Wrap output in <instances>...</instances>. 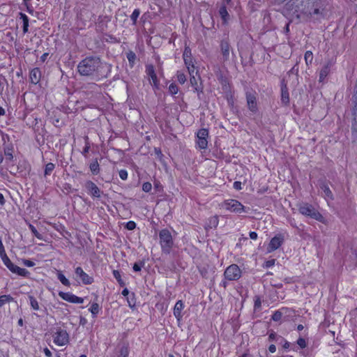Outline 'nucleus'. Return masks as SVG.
Here are the masks:
<instances>
[{
  "instance_id": "nucleus-1",
  "label": "nucleus",
  "mask_w": 357,
  "mask_h": 357,
  "mask_svg": "<svg viewBox=\"0 0 357 357\" xmlns=\"http://www.w3.org/2000/svg\"><path fill=\"white\" fill-rule=\"evenodd\" d=\"M104 65L107 63H102L98 56H88L79 63L77 70L82 76L99 77Z\"/></svg>"
},
{
  "instance_id": "nucleus-2",
  "label": "nucleus",
  "mask_w": 357,
  "mask_h": 357,
  "mask_svg": "<svg viewBox=\"0 0 357 357\" xmlns=\"http://www.w3.org/2000/svg\"><path fill=\"white\" fill-rule=\"evenodd\" d=\"M160 243L163 252L169 254L174 245L173 238L170 231L164 229L159 233Z\"/></svg>"
},
{
  "instance_id": "nucleus-3",
  "label": "nucleus",
  "mask_w": 357,
  "mask_h": 357,
  "mask_svg": "<svg viewBox=\"0 0 357 357\" xmlns=\"http://www.w3.org/2000/svg\"><path fill=\"white\" fill-rule=\"evenodd\" d=\"M298 209L299 213L305 216L310 217L320 222L323 219L322 215L310 204L302 203L298 205Z\"/></svg>"
},
{
  "instance_id": "nucleus-4",
  "label": "nucleus",
  "mask_w": 357,
  "mask_h": 357,
  "mask_svg": "<svg viewBox=\"0 0 357 357\" xmlns=\"http://www.w3.org/2000/svg\"><path fill=\"white\" fill-rule=\"evenodd\" d=\"M1 259L4 264V265L13 273H16L18 275L23 277H28L29 275V272L25 269L17 266L12 263L8 257L5 255L1 257Z\"/></svg>"
},
{
  "instance_id": "nucleus-5",
  "label": "nucleus",
  "mask_w": 357,
  "mask_h": 357,
  "mask_svg": "<svg viewBox=\"0 0 357 357\" xmlns=\"http://www.w3.org/2000/svg\"><path fill=\"white\" fill-rule=\"evenodd\" d=\"M222 206L225 207V209L236 213L245 212V206L236 199H228L225 201Z\"/></svg>"
},
{
  "instance_id": "nucleus-6",
  "label": "nucleus",
  "mask_w": 357,
  "mask_h": 357,
  "mask_svg": "<svg viewBox=\"0 0 357 357\" xmlns=\"http://www.w3.org/2000/svg\"><path fill=\"white\" fill-rule=\"evenodd\" d=\"M224 275L228 280H237L241 277V271L236 264H231L226 268Z\"/></svg>"
},
{
  "instance_id": "nucleus-7",
  "label": "nucleus",
  "mask_w": 357,
  "mask_h": 357,
  "mask_svg": "<svg viewBox=\"0 0 357 357\" xmlns=\"http://www.w3.org/2000/svg\"><path fill=\"white\" fill-rule=\"evenodd\" d=\"M54 342L59 346H64L69 342V335L66 330L59 328L53 335Z\"/></svg>"
},
{
  "instance_id": "nucleus-8",
  "label": "nucleus",
  "mask_w": 357,
  "mask_h": 357,
  "mask_svg": "<svg viewBox=\"0 0 357 357\" xmlns=\"http://www.w3.org/2000/svg\"><path fill=\"white\" fill-rule=\"evenodd\" d=\"M208 131L207 129H200L197 133V144L201 149H206L208 145L207 137Z\"/></svg>"
},
{
  "instance_id": "nucleus-9",
  "label": "nucleus",
  "mask_w": 357,
  "mask_h": 357,
  "mask_svg": "<svg viewBox=\"0 0 357 357\" xmlns=\"http://www.w3.org/2000/svg\"><path fill=\"white\" fill-rule=\"evenodd\" d=\"M183 57L190 75H192L195 72V66L192 60L191 50L189 47H185Z\"/></svg>"
},
{
  "instance_id": "nucleus-10",
  "label": "nucleus",
  "mask_w": 357,
  "mask_h": 357,
  "mask_svg": "<svg viewBox=\"0 0 357 357\" xmlns=\"http://www.w3.org/2000/svg\"><path fill=\"white\" fill-rule=\"evenodd\" d=\"M84 187L88 190V192L93 197L100 198L102 192L99 188L91 181H86Z\"/></svg>"
},
{
  "instance_id": "nucleus-11",
  "label": "nucleus",
  "mask_w": 357,
  "mask_h": 357,
  "mask_svg": "<svg viewBox=\"0 0 357 357\" xmlns=\"http://www.w3.org/2000/svg\"><path fill=\"white\" fill-rule=\"evenodd\" d=\"M59 296L64 301H66L72 303H82L84 301V299L82 298L78 297L73 294L72 293L69 292L60 291L59 292Z\"/></svg>"
},
{
  "instance_id": "nucleus-12",
  "label": "nucleus",
  "mask_w": 357,
  "mask_h": 357,
  "mask_svg": "<svg viewBox=\"0 0 357 357\" xmlns=\"http://www.w3.org/2000/svg\"><path fill=\"white\" fill-rule=\"evenodd\" d=\"M75 274L84 284H91L93 282V277L85 273L81 267H77L75 268Z\"/></svg>"
},
{
  "instance_id": "nucleus-13",
  "label": "nucleus",
  "mask_w": 357,
  "mask_h": 357,
  "mask_svg": "<svg viewBox=\"0 0 357 357\" xmlns=\"http://www.w3.org/2000/svg\"><path fill=\"white\" fill-rule=\"evenodd\" d=\"M308 15L311 17H314L316 20H319L325 16L326 10L322 6H319V4L317 3L315 6L309 11Z\"/></svg>"
},
{
  "instance_id": "nucleus-14",
  "label": "nucleus",
  "mask_w": 357,
  "mask_h": 357,
  "mask_svg": "<svg viewBox=\"0 0 357 357\" xmlns=\"http://www.w3.org/2000/svg\"><path fill=\"white\" fill-rule=\"evenodd\" d=\"M246 100L249 109L253 112H255L257 110V98L255 94L252 92H247Z\"/></svg>"
},
{
  "instance_id": "nucleus-15",
  "label": "nucleus",
  "mask_w": 357,
  "mask_h": 357,
  "mask_svg": "<svg viewBox=\"0 0 357 357\" xmlns=\"http://www.w3.org/2000/svg\"><path fill=\"white\" fill-rule=\"evenodd\" d=\"M283 237L281 235L274 236L270 241L268 245V252H272L280 247L283 242Z\"/></svg>"
},
{
  "instance_id": "nucleus-16",
  "label": "nucleus",
  "mask_w": 357,
  "mask_h": 357,
  "mask_svg": "<svg viewBox=\"0 0 357 357\" xmlns=\"http://www.w3.org/2000/svg\"><path fill=\"white\" fill-rule=\"evenodd\" d=\"M220 51L223 61L229 60L230 52V45L227 40H222L220 43Z\"/></svg>"
},
{
  "instance_id": "nucleus-17",
  "label": "nucleus",
  "mask_w": 357,
  "mask_h": 357,
  "mask_svg": "<svg viewBox=\"0 0 357 357\" xmlns=\"http://www.w3.org/2000/svg\"><path fill=\"white\" fill-rule=\"evenodd\" d=\"M146 73L147 75L150 77L151 84L157 87L158 85V80L157 78V75L155 73L154 67L152 65H148L146 68Z\"/></svg>"
},
{
  "instance_id": "nucleus-18",
  "label": "nucleus",
  "mask_w": 357,
  "mask_h": 357,
  "mask_svg": "<svg viewBox=\"0 0 357 357\" xmlns=\"http://www.w3.org/2000/svg\"><path fill=\"white\" fill-rule=\"evenodd\" d=\"M281 101L285 105H288L289 102V91L287 84L284 83V81H282V82Z\"/></svg>"
},
{
  "instance_id": "nucleus-19",
  "label": "nucleus",
  "mask_w": 357,
  "mask_h": 357,
  "mask_svg": "<svg viewBox=\"0 0 357 357\" xmlns=\"http://www.w3.org/2000/svg\"><path fill=\"white\" fill-rule=\"evenodd\" d=\"M30 80L32 84H38L41 77V73L38 68H35L32 69L30 72Z\"/></svg>"
},
{
  "instance_id": "nucleus-20",
  "label": "nucleus",
  "mask_w": 357,
  "mask_h": 357,
  "mask_svg": "<svg viewBox=\"0 0 357 357\" xmlns=\"http://www.w3.org/2000/svg\"><path fill=\"white\" fill-rule=\"evenodd\" d=\"M332 63L331 62H328L326 65L323 66L319 73V82H324L326 77L328 75L331 70Z\"/></svg>"
},
{
  "instance_id": "nucleus-21",
  "label": "nucleus",
  "mask_w": 357,
  "mask_h": 357,
  "mask_svg": "<svg viewBox=\"0 0 357 357\" xmlns=\"http://www.w3.org/2000/svg\"><path fill=\"white\" fill-rule=\"evenodd\" d=\"M184 307V305L181 301H178L174 307V314L175 317L180 320L182 317L181 311Z\"/></svg>"
},
{
  "instance_id": "nucleus-22",
  "label": "nucleus",
  "mask_w": 357,
  "mask_h": 357,
  "mask_svg": "<svg viewBox=\"0 0 357 357\" xmlns=\"http://www.w3.org/2000/svg\"><path fill=\"white\" fill-rule=\"evenodd\" d=\"M320 189L322 190V195L324 197V198L333 199V195L326 183H322L320 185Z\"/></svg>"
},
{
  "instance_id": "nucleus-23",
  "label": "nucleus",
  "mask_w": 357,
  "mask_h": 357,
  "mask_svg": "<svg viewBox=\"0 0 357 357\" xmlns=\"http://www.w3.org/2000/svg\"><path fill=\"white\" fill-rule=\"evenodd\" d=\"M219 14L222 18L223 23L226 24L229 19V15L227 10V6H220L219 9Z\"/></svg>"
},
{
  "instance_id": "nucleus-24",
  "label": "nucleus",
  "mask_w": 357,
  "mask_h": 357,
  "mask_svg": "<svg viewBox=\"0 0 357 357\" xmlns=\"http://www.w3.org/2000/svg\"><path fill=\"white\" fill-rule=\"evenodd\" d=\"M4 155L6 160H12L13 158V147L12 145H8L3 148Z\"/></svg>"
},
{
  "instance_id": "nucleus-25",
  "label": "nucleus",
  "mask_w": 357,
  "mask_h": 357,
  "mask_svg": "<svg viewBox=\"0 0 357 357\" xmlns=\"http://www.w3.org/2000/svg\"><path fill=\"white\" fill-rule=\"evenodd\" d=\"M90 170L93 175H98L100 173V165L97 159L92 161L89 165Z\"/></svg>"
},
{
  "instance_id": "nucleus-26",
  "label": "nucleus",
  "mask_w": 357,
  "mask_h": 357,
  "mask_svg": "<svg viewBox=\"0 0 357 357\" xmlns=\"http://www.w3.org/2000/svg\"><path fill=\"white\" fill-rule=\"evenodd\" d=\"M20 18L23 21V32H24V33H26L28 32L29 18L25 14H24L22 13H20Z\"/></svg>"
},
{
  "instance_id": "nucleus-27",
  "label": "nucleus",
  "mask_w": 357,
  "mask_h": 357,
  "mask_svg": "<svg viewBox=\"0 0 357 357\" xmlns=\"http://www.w3.org/2000/svg\"><path fill=\"white\" fill-rule=\"evenodd\" d=\"M29 299L30 301V305H31V307H32V309L34 310H39L40 306H39L38 302L36 299V298L33 297V296L29 295Z\"/></svg>"
},
{
  "instance_id": "nucleus-28",
  "label": "nucleus",
  "mask_w": 357,
  "mask_h": 357,
  "mask_svg": "<svg viewBox=\"0 0 357 357\" xmlns=\"http://www.w3.org/2000/svg\"><path fill=\"white\" fill-rule=\"evenodd\" d=\"M13 301V298L10 295H3L0 296V307L7 303Z\"/></svg>"
},
{
  "instance_id": "nucleus-29",
  "label": "nucleus",
  "mask_w": 357,
  "mask_h": 357,
  "mask_svg": "<svg viewBox=\"0 0 357 357\" xmlns=\"http://www.w3.org/2000/svg\"><path fill=\"white\" fill-rule=\"evenodd\" d=\"M313 54L311 51H307L305 53L304 59L305 63L307 66H309L310 64H312L313 61Z\"/></svg>"
},
{
  "instance_id": "nucleus-30",
  "label": "nucleus",
  "mask_w": 357,
  "mask_h": 357,
  "mask_svg": "<svg viewBox=\"0 0 357 357\" xmlns=\"http://www.w3.org/2000/svg\"><path fill=\"white\" fill-rule=\"evenodd\" d=\"M100 308L98 303H94L91 305L89 310L91 312L93 317H96L97 314H98Z\"/></svg>"
},
{
  "instance_id": "nucleus-31",
  "label": "nucleus",
  "mask_w": 357,
  "mask_h": 357,
  "mask_svg": "<svg viewBox=\"0 0 357 357\" xmlns=\"http://www.w3.org/2000/svg\"><path fill=\"white\" fill-rule=\"evenodd\" d=\"M129 354L128 347L126 345H123L119 349V354L117 357H128Z\"/></svg>"
},
{
  "instance_id": "nucleus-32",
  "label": "nucleus",
  "mask_w": 357,
  "mask_h": 357,
  "mask_svg": "<svg viewBox=\"0 0 357 357\" xmlns=\"http://www.w3.org/2000/svg\"><path fill=\"white\" fill-rule=\"evenodd\" d=\"M55 167L54 164L49 162L45 165L44 175L45 176H49L52 174Z\"/></svg>"
},
{
  "instance_id": "nucleus-33",
  "label": "nucleus",
  "mask_w": 357,
  "mask_h": 357,
  "mask_svg": "<svg viewBox=\"0 0 357 357\" xmlns=\"http://www.w3.org/2000/svg\"><path fill=\"white\" fill-rule=\"evenodd\" d=\"M57 278L63 285L67 287H69L70 285L69 280L61 272L58 273Z\"/></svg>"
},
{
  "instance_id": "nucleus-34",
  "label": "nucleus",
  "mask_w": 357,
  "mask_h": 357,
  "mask_svg": "<svg viewBox=\"0 0 357 357\" xmlns=\"http://www.w3.org/2000/svg\"><path fill=\"white\" fill-rule=\"evenodd\" d=\"M140 10L139 9L137 8L135 9L132 12V15H130V19L132 21V24L135 25L137 23V20L138 17L139 16Z\"/></svg>"
},
{
  "instance_id": "nucleus-35",
  "label": "nucleus",
  "mask_w": 357,
  "mask_h": 357,
  "mask_svg": "<svg viewBox=\"0 0 357 357\" xmlns=\"http://www.w3.org/2000/svg\"><path fill=\"white\" fill-rule=\"evenodd\" d=\"M282 310H278L275 311L273 314L272 315V319L275 321H280L282 317Z\"/></svg>"
},
{
  "instance_id": "nucleus-36",
  "label": "nucleus",
  "mask_w": 357,
  "mask_h": 357,
  "mask_svg": "<svg viewBox=\"0 0 357 357\" xmlns=\"http://www.w3.org/2000/svg\"><path fill=\"white\" fill-rule=\"evenodd\" d=\"M113 275L115 278V279L118 281V282L120 284L121 286L124 285V282L121 280V276L119 271L114 270L113 271Z\"/></svg>"
},
{
  "instance_id": "nucleus-37",
  "label": "nucleus",
  "mask_w": 357,
  "mask_h": 357,
  "mask_svg": "<svg viewBox=\"0 0 357 357\" xmlns=\"http://www.w3.org/2000/svg\"><path fill=\"white\" fill-rule=\"evenodd\" d=\"M145 263L143 261H140L139 262H136L133 265V270L135 272L140 271L142 268L144 266Z\"/></svg>"
},
{
  "instance_id": "nucleus-38",
  "label": "nucleus",
  "mask_w": 357,
  "mask_h": 357,
  "mask_svg": "<svg viewBox=\"0 0 357 357\" xmlns=\"http://www.w3.org/2000/svg\"><path fill=\"white\" fill-rule=\"evenodd\" d=\"M177 79L180 84H184L186 81V77H185V75H184V73L178 71L177 72Z\"/></svg>"
},
{
  "instance_id": "nucleus-39",
  "label": "nucleus",
  "mask_w": 357,
  "mask_h": 357,
  "mask_svg": "<svg viewBox=\"0 0 357 357\" xmlns=\"http://www.w3.org/2000/svg\"><path fill=\"white\" fill-rule=\"evenodd\" d=\"M29 229H31L32 234L38 239H42L41 234L37 231L36 227L32 225H29Z\"/></svg>"
},
{
  "instance_id": "nucleus-40",
  "label": "nucleus",
  "mask_w": 357,
  "mask_h": 357,
  "mask_svg": "<svg viewBox=\"0 0 357 357\" xmlns=\"http://www.w3.org/2000/svg\"><path fill=\"white\" fill-rule=\"evenodd\" d=\"M178 86L175 84H171L169 86V91L172 95H175L178 93Z\"/></svg>"
},
{
  "instance_id": "nucleus-41",
  "label": "nucleus",
  "mask_w": 357,
  "mask_h": 357,
  "mask_svg": "<svg viewBox=\"0 0 357 357\" xmlns=\"http://www.w3.org/2000/svg\"><path fill=\"white\" fill-rule=\"evenodd\" d=\"M127 59L130 63H133L136 59V55L133 52H130L127 54Z\"/></svg>"
},
{
  "instance_id": "nucleus-42",
  "label": "nucleus",
  "mask_w": 357,
  "mask_h": 357,
  "mask_svg": "<svg viewBox=\"0 0 357 357\" xmlns=\"http://www.w3.org/2000/svg\"><path fill=\"white\" fill-rule=\"evenodd\" d=\"M151 188H152V185H151V183L149 182H146L142 185V190H143V191H144L146 192H150Z\"/></svg>"
},
{
  "instance_id": "nucleus-43",
  "label": "nucleus",
  "mask_w": 357,
  "mask_h": 357,
  "mask_svg": "<svg viewBox=\"0 0 357 357\" xmlns=\"http://www.w3.org/2000/svg\"><path fill=\"white\" fill-rule=\"evenodd\" d=\"M297 344L299 345V347L302 349L305 348L307 346L306 341L303 337H299L297 340Z\"/></svg>"
},
{
  "instance_id": "nucleus-44",
  "label": "nucleus",
  "mask_w": 357,
  "mask_h": 357,
  "mask_svg": "<svg viewBox=\"0 0 357 357\" xmlns=\"http://www.w3.org/2000/svg\"><path fill=\"white\" fill-rule=\"evenodd\" d=\"M192 77H190V83L192 84V86H194L195 89L196 91H199L198 88H197V79L195 76L190 75Z\"/></svg>"
},
{
  "instance_id": "nucleus-45",
  "label": "nucleus",
  "mask_w": 357,
  "mask_h": 357,
  "mask_svg": "<svg viewBox=\"0 0 357 357\" xmlns=\"http://www.w3.org/2000/svg\"><path fill=\"white\" fill-rule=\"evenodd\" d=\"M136 227V223L134 221H129L126 223V228L128 230H133Z\"/></svg>"
},
{
  "instance_id": "nucleus-46",
  "label": "nucleus",
  "mask_w": 357,
  "mask_h": 357,
  "mask_svg": "<svg viewBox=\"0 0 357 357\" xmlns=\"http://www.w3.org/2000/svg\"><path fill=\"white\" fill-rule=\"evenodd\" d=\"M119 176L122 180H126L128 178V172L125 169H121L119 171Z\"/></svg>"
},
{
  "instance_id": "nucleus-47",
  "label": "nucleus",
  "mask_w": 357,
  "mask_h": 357,
  "mask_svg": "<svg viewBox=\"0 0 357 357\" xmlns=\"http://www.w3.org/2000/svg\"><path fill=\"white\" fill-rule=\"evenodd\" d=\"M22 263L27 267H32L35 265V263L29 259H23Z\"/></svg>"
},
{
  "instance_id": "nucleus-48",
  "label": "nucleus",
  "mask_w": 357,
  "mask_h": 357,
  "mask_svg": "<svg viewBox=\"0 0 357 357\" xmlns=\"http://www.w3.org/2000/svg\"><path fill=\"white\" fill-rule=\"evenodd\" d=\"M5 255H6V251H5L4 246L3 245L2 241L0 238V257L1 258L3 257H4Z\"/></svg>"
},
{
  "instance_id": "nucleus-49",
  "label": "nucleus",
  "mask_w": 357,
  "mask_h": 357,
  "mask_svg": "<svg viewBox=\"0 0 357 357\" xmlns=\"http://www.w3.org/2000/svg\"><path fill=\"white\" fill-rule=\"evenodd\" d=\"M298 62L292 67V68L289 71V73L290 74H298Z\"/></svg>"
},
{
  "instance_id": "nucleus-50",
  "label": "nucleus",
  "mask_w": 357,
  "mask_h": 357,
  "mask_svg": "<svg viewBox=\"0 0 357 357\" xmlns=\"http://www.w3.org/2000/svg\"><path fill=\"white\" fill-rule=\"evenodd\" d=\"M210 223L213 227H217L218 224V218L217 216H214L210 219Z\"/></svg>"
},
{
  "instance_id": "nucleus-51",
  "label": "nucleus",
  "mask_w": 357,
  "mask_h": 357,
  "mask_svg": "<svg viewBox=\"0 0 357 357\" xmlns=\"http://www.w3.org/2000/svg\"><path fill=\"white\" fill-rule=\"evenodd\" d=\"M261 302L259 297H256L255 300V308L259 309L261 307Z\"/></svg>"
},
{
  "instance_id": "nucleus-52",
  "label": "nucleus",
  "mask_w": 357,
  "mask_h": 357,
  "mask_svg": "<svg viewBox=\"0 0 357 357\" xmlns=\"http://www.w3.org/2000/svg\"><path fill=\"white\" fill-rule=\"evenodd\" d=\"M90 149V146L88 142H86L85 147L83 149V151L82 152V155L85 157L86 156V154L89 153Z\"/></svg>"
},
{
  "instance_id": "nucleus-53",
  "label": "nucleus",
  "mask_w": 357,
  "mask_h": 357,
  "mask_svg": "<svg viewBox=\"0 0 357 357\" xmlns=\"http://www.w3.org/2000/svg\"><path fill=\"white\" fill-rule=\"evenodd\" d=\"M234 188L238 190H241V183L240 181H235L234 183Z\"/></svg>"
},
{
  "instance_id": "nucleus-54",
  "label": "nucleus",
  "mask_w": 357,
  "mask_h": 357,
  "mask_svg": "<svg viewBox=\"0 0 357 357\" xmlns=\"http://www.w3.org/2000/svg\"><path fill=\"white\" fill-rule=\"evenodd\" d=\"M277 337V334L275 332H271L269 334L268 339L271 341L275 340Z\"/></svg>"
},
{
  "instance_id": "nucleus-55",
  "label": "nucleus",
  "mask_w": 357,
  "mask_h": 357,
  "mask_svg": "<svg viewBox=\"0 0 357 357\" xmlns=\"http://www.w3.org/2000/svg\"><path fill=\"white\" fill-rule=\"evenodd\" d=\"M44 353L47 357H52V356L51 351L48 348L44 349Z\"/></svg>"
},
{
  "instance_id": "nucleus-56",
  "label": "nucleus",
  "mask_w": 357,
  "mask_h": 357,
  "mask_svg": "<svg viewBox=\"0 0 357 357\" xmlns=\"http://www.w3.org/2000/svg\"><path fill=\"white\" fill-rule=\"evenodd\" d=\"M275 264V260L273 259V260H269V261H267L265 264V266L266 267L268 268V267H271L272 266H273Z\"/></svg>"
},
{
  "instance_id": "nucleus-57",
  "label": "nucleus",
  "mask_w": 357,
  "mask_h": 357,
  "mask_svg": "<svg viewBox=\"0 0 357 357\" xmlns=\"http://www.w3.org/2000/svg\"><path fill=\"white\" fill-rule=\"evenodd\" d=\"M249 236L251 239L255 240L257 238V234L255 231L250 232Z\"/></svg>"
},
{
  "instance_id": "nucleus-58",
  "label": "nucleus",
  "mask_w": 357,
  "mask_h": 357,
  "mask_svg": "<svg viewBox=\"0 0 357 357\" xmlns=\"http://www.w3.org/2000/svg\"><path fill=\"white\" fill-rule=\"evenodd\" d=\"M268 350L271 353H275L276 351V347L274 344H271L268 347Z\"/></svg>"
},
{
  "instance_id": "nucleus-59",
  "label": "nucleus",
  "mask_w": 357,
  "mask_h": 357,
  "mask_svg": "<svg viewBox=\"0 0 357 357\" xmlns=\"http://www.w3.org/2000/svg\"><path fill=\"white\" fill-rule=\"evenodd\" d=\"M231 0H222L221 6H227L230 4Z\"/></svg>"
},
{
  "instance_id": "nucleus-60",
  "label": "nucleus",
  "mask_w": 357,
  "mask_h": 357,
  "mask_svg": "<svg viewBox=\"0 0 357 357\" xmlns=\"http://www.w3.org/2000/svg\"><path fill=\"white\" fill-rule=\"evenodd\" d=\"M352 101L355 103L356 105H357V91L352 97Z\"/></svg>"
},
{
  "instance_id": "nucleus-61",
  "label": "nucleus",
  "mask_w": 357,
  "mask_h": 357,
  "mask_svg": "<svg viewBox=\"0 0 357 357\" xmlns=\"http://www.w3.org/2000/svg\"><path fill=\"white\" fill-rule=\"evenodd\" d=\"M4 204H5L4 197L1 193H0V204L3 205Z\"/></svg>"
},
{
  "instance_id": "nucleus-62",
  "label": "nucleus",
  "mask_w": 357,
  "mask_h": 357,
  "mask_svg": "<svg viewBox=\"0 0 357 357\" xmlns=\"http://www.w3.org/2000/svg\"><path fill=\"white\" fill-rule=\"evenodd\" d=\"M129 294V291L127 288H125L123 291H122V295L124 296H127Z\"/></svg>"
},
{
  "instance_id": "nucleus-63",
  "label": "nucleus",
  "mask_w": 357,
  "mask_h": 357,
  "mask_svg": "<svg viewBox=\"0 0 357 357\" xmlns=\"http://www.w3.org/2000/svg\"><path fill=\"white\" fill-rule=\"evenodd\" d=\"M289 346H290V343L287 341H284V343L283 344V348L284 349H289Z\"/></svg>"
},
{
  "instance_id": "nucleus-64",
  "label": "nucleus",
  "mask_w": 357,
  "mask_h": 357,
  "mask_svg": "<svg viewBox=\"0 0 357 357\" xmlns=\"http://www.w3.org/2000/svg\"><path fill=\"white\" fill-rule=\"evenodd\" d=\"M5 114V110L3 107H0V116Z\"/></svg>"
}]
</instances>
